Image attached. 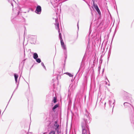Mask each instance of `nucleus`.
Segmentation results:
<instances>
[{
	"label": "nucleus",
	"mask_w": 134,
	"mask_h": 134,
	"mask_svg": "<svg viewBox=\"0 0 134 134\" xmlns=\"http://www.w3.org/2000/svg\"><path fill=\"white\" fill-rule=\"evenodd\" d=\"M77 26H78V28H79V27H78V25H77Z\"/></svg>",
	"instance_id": "412c9836"
},
{
	"label": "nucleus",
	"mask_w": 134,
	"mask_h": 134,
	"mask_svg": "<svg viewBox=\"0 0 134 134\" xmlns=\"http://www.w3.org/2000/svg\"><path fill=\"white\" fill-rule=\"evenodd\" d=\"M33 58L35 59H36L38 57V55L36 53H35L33 54Z\"/></svg>",
	"instance_id": "9d476101"
},
{
	"label": "nucleus",
	"mask_w": 134,
	"mask_h": 134,
	"mask_svg": "<svg viewBox=\"0 0 134 134\" xmlns=\"http://www.w3.org/2000/svg\"><path fill=\"white\" fill-rule=\"evenodd\" d=\"M8 1L11 4V5L13 7V4L15 3V2L14 0H8Z\"/></svg>",
	"instance_id": "1a4fd4ad"
},
{
	"label": "nucleus",
	"mask_w": 134,
	"mask_h": 134,
	"mask_svg": "<svg viewBox=\"0 0 134 134\" xmlns=\"http://www.w3.org/2000/svg\"><path fill=\"white\" fill-rule=\"evenodd\" d=\"M55 132L54 131H52L49 133V134H55Z\"/></svg>",
	"instance_id": "a211bd4d"
},
{
	"label": "nucleus",
	"mask_w": 134,
	"mask_h": 134,
	"mask_svg": "<svg viewBox=\"0 0 134 134\" xmlns=\"http://www.w3.org/2000/svg\"><path fill=\"white\" fill-rule=\"evenodd\" d=\"M59 106V105L58 104H56L53 107V110H54L55 109L57 108H58Z\"/></svg>",
	"instance_id": "f8f14e48"
},
{
	"label": "nucleus",
	"mask_w": 134,
	"mask_h": 134,
	"mask_svg": "<svg viewBox=\"0 0 134 134\" xmlns=\"http://www.w3.org/2000/svg\"><path fill=\"white\" fill-rule=\"evenodd\" d=\"M35 59L36 61L38 63H40L41 62V60L40 58H37Z\"/></svg>",
	"instance_id": "4468645a"
},
{
	"label": "nucleus",
	"mask_w": 134,
	"mask_h": 134,
	"mask_svg": "<svg viewBox=\"0 0 134 134\" xmlns=\"http://www.w3.org/2000/svg\"><path fill=\"white\" fill-rule=\"evenodd\" d=\"M90 121V118L88 115H86L84 117V121L82 123V134H90L89 132L87 124Z\"/></svg>",
	"instance_id": "f257e3e1"
},
{
	"label": "nucleus",
	"mask_w": 134,
	"mask_h": 134,
	"mask_svg": "<svg viewBox=\"0 0 134 134\" xmlns=\"http://www.w3.org/2000/svg\"><path fill=\"white\" fill-rule=\"evenodd\" d=\"M105 104H106V103L105 102Z\"/></svg>",
	"instance_id": "4be33fe9"
},
{
	"label": "nucleus",
	"mask_w": 134,
	"mask_h": 134,
	"mask_svg": "<svg viewBox=\"0 0 134 134\" xmlns=\"http://www.w3.org/2000/svg\"><path fill=\"white\" fill-rule=\"evenodd\" d=\"M115 100H114V102H113V104H112L113 105H112L111 104V103H112V101L111 100H109V105L111 106V107L113 105V107H114V105L113 104H114V103H115Z\"/></svg>",
	"instance_id": "9b49d317"
},
{
	"label": "nucleus",
	"mask_w": 134,
	"mask_h": 134,
	"mask_svg": "<svg viewBox=\"0 0 134 134\" xmlns=\"http://www.w3.org/2000/svg\"><path fill=\"white\" fill-rule=\"evenodd\" d=\"M93 7L94 8L96 9L97 12H98V13L100 15V11L97 5L96 4H94V3L93 4Z\"/></svg>",
	"instance_id": "39448f33"
},
{
	"label": "nucleus",
	"mask_w": 134,
	"mask_h": 134,
	"mask_svg": "<svg viewBox=\"0 0 134 134\" xmlns=\"http://www.w3.org/2000/svg\"><path fill=\"white\" fill-rule=\"evenodd\" d=\"M14 76L15 78V83L17 85V86H18V83H17V79L18 77V75L16 74H14Z\"/></svg>",
	"instance_id": "0eeeda50"
},
{
	"label": "nucleus",
	"mask_w": 134,
	"mask_h": 134,
	"mask_svg": "<svg viewBox=\"0 0 134 134\" xmlns=\"http://www.w3.org/2000/svg\"><path fill=\"white\" fill-rule=\"evenodd\" d=\"M55 28L56 29H57L58 30V31L59 33V38H60V41H62L63 40L62 38L61 34L60 32L59 29V24L58 21V20L57 19H55Z\"/></svg>",
	"instance_id": "f03ea898"
},
{
	"label": "nucleus",
	"mask_w": 134,
	"mask_h": 134,
	"mask_svg": "<svg viewBox=\"0 0 134 134\" xmlns=\"http://www.w3.org/2000/svg\"><path fill=\"white\" fill-rule=\"evenodd\" d=\"M30 38L31 40L33 42V43H34V42H35L37 39V36H36L30 35Z\"/></svg>",
	"instance_id": "20e7f679"
},
{
	"label": "nucleus",
	"mask_w": 134,
	"mask_h": 134,
	"mask_svg": "<svg viewBox=\"0 0 134 134\" xmlns=\"http://www.w3.org/2000/svg\"><path fill=\"white\" fill-rule=\"evenodd\" d=\"M95 0H92V1H93V4H94V1Z\"/></svg>",
	"instance_id": "aec40b11"
},
{
	"label": "nucleus",
	"mask_w": 134,
	"mask_h": 134,
	"mask_svg": "<svg viewBox=\"0 0 134 134\" xmlns=\"http://www.w3.org/2000/svg\"><path fill=\"white\" fill-rule=\"evenodd\" d=\"M61 44L62 48L65 51H66V45L64 44L63 41H60Z\"/></svg>",
	"instance_id": "423d86ee"
},
{
	"label": "nucleus",
	"mask_w": 134,
	"mask_h": 134,
	"mask_svg": "<svg viewBox=\"0 0 134 134\" xmlns=\"http://www.w3.org/2000/svg\"><path fill=\"white\" fill-rule=\"evenodd\" d=\"M41 65L45 69H46L45 66L43 63H42V62L41 63Z\"/></svg>",
	"instance_id": "6ab92c4d"
},
{
	"label": "nucleus",
	"mask_w": 134,
	"mask_h": 134,
	"mask_svg": "<svg viewBox=\"0 0 134 134\" xmlns=\"http://www.w3.org/2000/svg\"><path fill=\"white\" fill-rule=\"evenodd\" d=\"M41 11V8L40 5H37L35 10V12L36 13L38 14H40Z\"/></svg>",
	"instance_id": "7ed1b4c3"
},
{
	"label": "nucleus",
	"mask_w": 134,
	"mask_h": 134,
	"mask_svg": "<svg viewBox=\"0 0 134 134\" xmlns=\"http://www.w3.org/2000/svg\"><path fill=\"white\" fill-rule=\"evenodd\" d=\"M53 101L54 103H55L57 102V98L55 97H53Z\"/></svg>",
	"instance_id": "dca6fc26"
},
{
	"label": "nucleus",
	"mask_w": 134,
	"mask_h": 134,
	"mask_svg": "<svg viewBox=\"0 0 134 134\" xmlns=\"http://www.w3.org/2000/svg\"><path fill=\"white\" fill-rule=\"evenodd\" d=\"M130 104L129 103L127 102H125L124 103V105L125 106H128Z\"/></svg>",
	"instance_id": "f3484780"
},
{
	"label": "nucleus",
	"mask_w": 134,
	"mask_h": 134,
	"mask_svg": "<svg viewBox=\"0 0 134 134\" xmlns=\"http://www.w3.org/2000/svg\"><path fill=\"white\" fill-rule=\"evenodd\" d=\"M55 124L54 126V128L55 129V130L57 131V130L58 129L59 127V125L57 123V122H55Z\"/></svg>",
	"instance_id": "6e6552de"
},
{
	"label": "nucleus",
	"mask_w": 134,
	"mask_h": 134,
	"mask_svg": "<svg viewBox=\"0 0 134 134\" xmlns=\"http://www.w3.org/2000/svg\"><path fill=\"white\" fill-rule=\"evenodd\" d=\"M107 81H105V83L106 85H107L108 86H110V85L109 83V82L107 78L106 79Z\"/></svg>",
	"instance_id": "ddd939ff"
},
{
	"label": "nucleus",
	"mask_w": 134,
	"mask_h": 134,
	"mask_svg": "<svg viewBox=\"0 0 134 134\" xmlns=\"http://www.w3.org/2000/svg\"><path fill=\"white\" fill-rule=\"evenodd\" d=\"M64 74H66L67 75L69 76L70 77H72L73 75L72 74H71V73H68V72H66Z\"/></svg>",
	"instance_id": "2eb2a0df"
}]
</instances>
